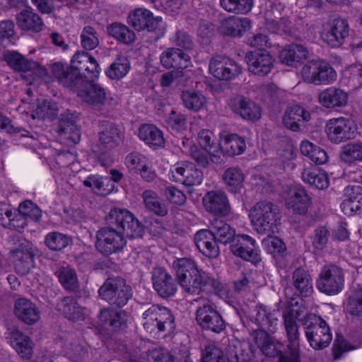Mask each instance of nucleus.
Here are the masks:
<instances>
[{"instance_id":"obj_1","label":"nucleus","mask_w":362,"mask_h":362,"mask_svg":"<svg viewBox=\"0 0 362 362\" xmlns=\"http://www.w3.org/2000/svg\"><path fill=\"white\" fill-rule=\"evenodd\" d=\"M172 267L185 293L198 295L207 284L216 288H220V283L199 269L196 262L190 258H177L173 261Z\"/></svg>"},{"instance_id":"obj_2","label":"nucleus","mask_w":362,"mask_h":362,"mask_svg":"<svg viewBox=\"0 0 362 362\" xmlns=\"http://www.w3.org/2000/svg\"><path fill=\"white\" fill-rule=\"evenodd\" d=\"M278 311L264 305L257 306L256 321L262 329L257 331L255 341L262 351L269 357L276 354V346L268 332L274 333L278 325Z\"/></svg>"},{"instance_id":"obj_3","label":"nucleus","mask_w":362,"mask_h":362,"mask_svg":"<svg viewBox=\"0 0 362 362\" xmlns=\"http://www.w3.org/2000/svg\"><path fill=\"white\" fill-rule=\"evenodd\" d=\"M249 216L255 230L269 235L278 230L281 216L276 206L267 201L256 203L250 211Z\"/></svg>"},{"instance_id":"obj_4","label":"nucleus","mask_w":362,"mask_h":362,"mask_svg":"<svg viewBox=\"0 0 362 362\" xmlns=\"http://www.w3.org/2000/svg\"><path fill=\"white\" fill-rule=\"evenodd\" d=\"M305 337L310 346L316 350L328 346L332 334L327 322L320 316L309 313L300 319Z\"/></svg>"},{"instance_id":"obj_5","label":"nucleus","mask_w":362,"mask_h":362,"mask_svg":"<svg viewBox=\"0 0 362 362\" xmlns=\"http://www.w3.org/2000/svg\"><path fill=\"white\" fill-rule=\"evenodd\" d=\"M298 312L294 309H287L283 313L284 327L286 331L287 344L284 354H281L279 362H300V332L297 324Z\"/></svg>"},{"instance_id":"obj_6","label":"nucleus","mask_w":362,"mask_h":362,"mask_svg":"<svg viewBox=\"0 0 362 362\" xmlns=\"http://www.w3.org/2000/svg\"><path fill=\"white\" fill-rule=\"evenodd\" d=\"M142 324L150 333H171L175 329V317L170 310L159 305H152L144 312Z\"/></svg>"},{"instance_id":"obj_7","label":"nucleus","mask_w":362,"mask_h":362,"mask_svg":"<svg viewBox=\"0 0 362 362\" xmlns=\"http://www.w3.org/2000/svg\"><path fill=\"white\" fill-rule=\"evenodd\" d=\"M107 223L115 226L116 229L130 238L141 237L144 233L143 226L139 220L129 211L114 208L110 210L107 218Z\"/></svg>"},{"instance_id":"obj_8","label":"nucleus","mask_w":362,"mask_h":362,"mask_svg":"<svg viewBox=\"0 0 362 362\" xmlns=\"http://www.w3.org/2000/svg\"><path fill=\"white\" fill-rule=\"evenodd\" d=\"M304 81L315 85H328L336 81L337 74L334 68L327 62L312 60L301 69Z\"/></svg>"},{"instance_id":"obj_9","label":"nucleus","mask_w":362,"mask_h":362,"mask_svg":"<svg viewBox=\"0 0 362 362\" xmlns=\"http://www.w3.org/2000/svg\"><path fill=\"white\" fill-rule=\"evenodd\" d=\"M100 297L110 304L122 307L132 296L131 287L120 277L108 278L98 290Z\"/></svg>"},{"instance_id":"obj_10","label":"nucleus","mask_w":362,"mask_h":362,"mask_svg":"<svg viewBox=\"0 0 362 362\" xmlns=\"http://www.w3.org/2000/svg\"><path fill=\"white\" fill-rule=\"evenodd\" d=\"M344 286L343 269L335 264L324 266L316 280V287L326 295L333 296L340 293Z\"/></svg>"},{"instance_id":"obj_11","label":"nucleus","mask_w":362,"mask_h":362,"mask_svg":"<svg viewBox=\"0 0 362 362\" xmlns=\"http://www.w3.org/2000/svg\"><path fill=\"white\" fill-rule=\"evenodd\" d=\"M325 128L329 141L336 144L353 139L357 135V126L349 118L330 119L327 122Z\"/></svg>"},{"instance_id":"obj_12","label":"nucleus","mask_w":362,"mask_h":362,"mask_svg":"<svg viewBox=\"0 0 362 362\" xmlns=\"http://www.w3.org/2000/svg\"><path fill=\"white\" fill-rule=\"evenodd\" d=\"M87 79L76 87L75 91L80 99L95 110H100L106 105L107 98L105 88L99 83Z\"/></svg>"},{"instance_id":"obj_13","label":"nucleus","mask_w":362,"mask_h":362,"mask_svg":"<svg viewBox=\"0 0 362 362\" xmlns=\"http://www.w3.org/2000/svg\"><path fill=\"white\" fill-rule=\"evenodd\" d=\"M124 234L120 230L110 227H105L97 232L95 247L102 254L109 255L120 251L126 245Z\"/></svg>"},{"instance_id":"obj_14","label":"nucleus","mask_w":362,"mask_h":362,"mask_svg":"<svg viewBox=\"0 0 362 362\" xmlns=\"http://www.w3.org/2000/svg\"><path fill=\"white\" fill-rule=\"evenodd\" d=\"M349 25L346 20L334 18L323 25L320 37L323 42L333 48L341 46L349 35Z\"/></svg>"},{"instance_id":"obj_15","label":"nucleus","mask_w":362,"mask_h":362,"mask_svg":"<svg viewBox=\"0 0 362 362\" xmlns=\"http://www.w3.org/2000/svg\"><path fill=\"white\" fill-rule=\"evenodd\" d=\"M35 249L32 243L23 240L11 250V260L14 269L21 275H26L34 267Z\"/></svg>"},{"instance_id":"obj_16","label":"nucleus","mask_w":362,"mask_h":362,"mask_svg":"<svg viewBox=\"0 0 362 362\" xmlns=\"http://www.w3.org/2000/svg\"><path fill=\"white\" fill-rule=\"evenodd\" d=\"M196 321L203 329L215 333H220L226 328V323L221 315L209 303H206L197 308Z\"/></svg>"},{"instance_id":"obj_17","label":"nucleus","mask_w":362,"mask_h":362,"mask_svg":"<svg viewBox=\"0 0 362 362\" xmlns=\"http://www.w3.org/2000/svg\"><path fill=\"white\" fill-rule=\"evenodd\" d=\"M210 73L219 80L229 81L240 74L241 66L234 60L223 56L214 57L209 62Z\"/></svg>"},{"instance_id":"obj_18","label":"nucleus","mask_w":362,"mask_h":362,"mask_svg":"<svg viewBox=\"0 0 362 362\" xmlns=\"http://www.w3.org/2000/svg\"><path fill=\"white\" fill-rule=\"evenodd\" d=\"M230 250L233 255L243 259L256 264L261 257L256 248V242L247 235H237L230 243Z\"/></svg>"},{"instance_id":"obj_19","label":"nucleus","mask_w":362,"mask_h":362,"mask_svg":"<svg viewBox=\"0 0 362 362\" xmlns=\"http://www.w3.org/2000/svg\"><path fill=\"white\" fill-rule=\"evenodd\" d=\"M71 66L74 71L82 74L83 81L98 78L100 73L96 59L85 51H78L73 55Z\"/></svg>"},{"instance_id":"obj_20","label":"nucleus","mask_w":362,"mask_h":362,"mask_svg":"<svg viewBox=\"0 0 362 362\" xmlns=\"http://www.w3.org/2000/svg\"><path fill=\"white\" fill-rule=\"evenodd\" d=\"M250 72L255 75L264 76L274 66V59L267 52H250L245 57Z\"/></svg>"},{"instance_id":"obj_21","label":"nucleus","mask_w":362,"mask_h":362,"mask_svg":"<svg viewBox=\"0 0 362 362\" xmlns=\"http://www.w3.org/2000/svg\"><path fill=\"white\" fill-rule=\"evenodd\" d=\"M152 281L153 288L162 298L171 297L177 291L176 281L168 272L160 267L153 269Z\"/></svg>"},{"instance_id":"obj_22","label":"nucleus","mask_w":362,"mask_h":362,"mask_svg":"<svg viewBox=\"0 0 362 362\" xmlns=\"http://www.w3.org/2000/svg\"><path fill=\"white\" fill-rule=\"evenodd\" d=\"M5 60L15 71L21 72H31L40 77L47 74L46 69L36 62L26 59L16 52H8L5 55Z\"/></svg>"},{"instance_id":"obj_23","label":"nucleus","mask_w":362,"mask_h":362,"mask_svg":"<svg viewBox=\"0 0 362 362\" xmlns=\"http://www.w3.org/2000/svg\"><path fill=\"white\" fill-rule=\"evenodd\" d=\"M50 69L53 76L65 87L75 88L83 82L82 74L74 71L71 65L54 62L50 64Z\"/></svg>"},{"instance_id":"obj_24","label":"nucleus","mask_w":362,"mask_h":362,"mask_svg":"<svg viewBox=\"0 0 362 362\" xmlns=\"http://www.w3.org/2000/svg\"><path fill=\"white\" fill-rule=\"evenodd\" d=\"M229 107L234 113L247 120L256 121L261 117V108L254 102L243 96L232 98Z\"/></svg>"},{"instance_id":"obj_25","label":"nucleus","mask_w":362,"mask_h":362,"mask_svg":"<svg viewBox=\"0 0 362 362\" xmlns=\"http://www.w3.org/2000/svg\"><path fill=\"white\" fill-rule=\"evenodd\" d=\"M342 212L347 216L360 214L362 211V187L349 185L344 189V199L340 205Z\"/></svg>"},{"instance_id":"obj_26","label":"nucleus","mask_w":362,"mask_h":362,"mask_svg":"<svg viewBox=\"0 0 362 362\" xmlns=\"http://www.w3.org/2000/svg\"><path fill=\"white\" fill-rule=\"evenodd\" d=\"M206 210L215 215L226 216L230 211L228 199L221 191L208 192L203 198Z\"/></svg>"},{"instance_id":"obj_27","label":"nucleus","mask_w":362,"mask_h":362,"mask_svg":"<svg viewBox=\"0 0 362 362\" xmlns=\"http://www.w3.org/2000/svg\"><path fill=\"white\" fill-rule=\"evenodd\" d=\"M160 64L166 69H186L191 64L190 57L178 48L166 49L160 55Z\"/></svg>"},{"instance_id":"obj_28","label":"nucleus","mask_w":362,"mask_h":362,"mask_svg":"<svg viewBox=\"0 0 362 362\" xmlns=\"http://www.w3.org/2000/svg\"><path fill=\"white\" fill-rule=\"evenodd\" d=\"M99 127V142L104 148H113L119 144L122 139V133L117 126L107 121H102Z\"/></svg>"},{"instance_id":"obj_29","label":"nucleus","mask_w":362,"mask_h":362,"mask_svg":"<svg viewBox=\"0 0 362 362\" xmlns=\"http://www.w3.org/2000/svg\"><path fill=\"white\" fill-rule=\"evenodd\" d=\"M14 314L27 325H33L40 318V312L35 304L25 298L15 301Z\"/></svg>"},{"instance_id":"obj_30","label":"nucleus","mask_w":362,"mask_h":362,"mask_svg":"<svg viewBox=\"0 0 362 362\" xmlns=\"http://www.w3.org/2000/svg\"><path fill=\"white\" fill-rule=\"evenodd\" d=\"M194 240L197 247L206 257L216 258L219 255V248L210 230L203 229L197 231Z\"/></svg>"},{"instance_id":"obj_31","label":"nucleus","mask_w":362,"mask_h":362,"mask_svg":"<svg viewBox=\"0 0 362 362\" xmlns=\"http://www.w3.org/2000/svg\"><path fill=\"white\" fill-rule=\"evenodd\" d=\"M11 346L23 359H30L33 354L34 344L30 338L18 329L11 331L8 334Z\"/></svg>"},{"instance_id":"obj_32","label":"nucleus","mask_w":362,"mask_h":362,"mask_svg":"<svg viewBox=\"0 0 362 362\" xmlns=\"http://www.w3.org/2000/svg\"><path fill=\"white\" fill-rule=\"evenodd\" d=\"M309 55L308 49L302 45L291 44L285 46L279 54L280 61L288 66H296Z\"/></svg>"},{"instance_id":"obj_33","label":"nucleus","mask_w":362,"mask_h":362,"mask_svg":"<svg viewBox=\"0 0 362 362\" xmlns=\"http://www.w3.org/2000/svg\"><path fill=\"white\" fill-rule=\"evenodd\" d=\"M318 99L322 106L333 108L344 106L347 103L348 95L342 89L329 87L319 94Z\"/></svg>"},{"instance_id":"obj_34","label":"nucleus","mask_w":362,"mask_h":362,"mask_svg":"<svg viewBox=\"0 0 362 362\" xmlns=\"http://www.w3.org/2000/svg\"><path fill=\"white\" fill-rule=\"evenodd\" d=\"M98 318L101 327L111 332L118 330L125 322L124 313L110 308L101 310Z\"/></svg>"},{"instance_id":"obj_35","label":"nucleus","mask_w":362,"mask_h":362,"mask_svg":"<svg viewBox=\"0 0 362 362\" xmlns=\"http://www.w3.org/2000/svg\"><path fill=\"white\" fill-rule=\"evenodd\" d=\"M18 26L27 31L38 33L43 28V21L32 9H23L16 16Z\"/></svg>"},{"instance_id":"obj_36","label":"nucleus","mask_w":362,"mask_h":362,"mask_svg":"<svg viewBox=\"0 0 362 362\" xmlns=\"http://www.w3.org/2000/svg\"><path fill=\"white\" fill-rule=\"evenodd\" d=\"M310 119V112L301 106L296 105L287 108L282 121L286 128L296 132L300 129V122L308 121Z\"/></svg>"},{"instance_id":"obj_37","label":"nucleus","mask_w":362,"mask_h":362,"mask_svg":"<svg viewBox=\"0 0 362 362\" xmlns=\"http://www.w3.org/2000/svg\"><path fill=\"white\" fill-rule=\"evenodd\" d=\"M138 136L151 147H163L165 144L163 132L153 124H144L141 125Z\"/></svg>"},{"instance_id":"obj_38","label":"nucleus","mask_w":362,"mask_h":362,"mask_svg":"<svg viewBox=\"0 0 362 362\" xmlns=\"http://www.w3.org/2000/svg\"><path fill=\"white\" fill-rule=\"evenodd\" d=\"M285 199L287 206L299 214H305L310 204V197L302 188L291 190L290 195Z\"/></svg>"},{"instance_id":"obj_39","label":"nucleus","mask_w":362,"mask_h":362,"mask_svg":"<svg viewBox=\"0 0 362 362\" xmlns=\"http://www.w3.org/2000/svg\"><path fill=\"white\" fill-rule=\"evenodd\" d=\"M56 308L69 320L77 321L84 318V309L80 307L71 297H65L60 300Z\"/></svg>"},{"instance_id":"obj_40","label":"nucleus","mask_w":362,"mask_h":362,"mask_svg":"<svg viewBox=\"0 0 362 362\" xmlns=\"http://www.w3.org/2000/svg\"><path fill=\"white\" fill-rule=\"evenodd\" d=\"M251 27V21L247 18H231L223 22L221 31L228 36L241 37Z\"/></svg>"},{"instance_id":"obj_41","label":"nucleus","mask_w":362,"mask_h":362,"mask_svg":"<svg viewBox=\"0 0 362 362\" xmlns=\"http://www.w3.org/2000/svg\"><path fill=\"white\" fill-rule=\"evenodd\" d=\"M183 105L189 110L199 112L206 107V98L199 90L192 89L183 90L180 95Z\"/></svg>"},{"instance_id":"obj_42","label":"nucleus","mask_w":362,"mask_h":362,"mask_svg":"<svg viewBox=\"0 0 362 362\" xmlns=\"http://www.w3.org/2000/svg\"><path fill=\"white\" fill-rule=\"evenodd\" d=\"M292 283L295 288L304 296H309L313 291L312 278L309 272L303 268H297L292 275Z\"/></svg>"},{"instance_id":"obj_43","label":"nucleus","mask_w":362,"mask_h":362,"mask_svg":"<svg viewBox=\"0 0 362 362\" xmlns=\"http://www.w3.org/2000/svg\"><path fill=\"white\" fill-rule=\"evenodd\" d=\"M198 141L202 148L211 156L213 162H218L222 151L218 144L214 142V134L208 129L199 132Z\"/></svg>"},{"instance_id":"obj_44","label":"nucleus","mask_w":362,"mask_h":362,"mask_svg":"<svg viewBox=\"0 0 362 362\" xmlns=\"http://www.w3.org/2000/svg\"><path fill=\"white\" fill-rule=\"evenodd\" d=\"M145 208L148 211L158 216H165L168 209L167 206L160 202L156 192L151 189H146L141 194Z\"/></svg>"},{"instance_id":"obj_45","label":"nucleus","mask_w":362,"mask_h":362,"mask_svg":"<svg viewBox=\"0 0 362 362\" xmlns=\"http://www.w3.org/2000/svg\"><path fill=\"white\" fill-rule=\"evenodd\" d=\"M209 230L216 241L223 244L231 243L236 236L235 230L228 223L218 218H214L211 221Z\"/></svg>"},{"instance_id":"obj_46","label":"nucleus","mask_w":362,"mask_h":362,"mask_svg":"<svg viewBox=\"0 0 362 362\" xmlns=\"http://www.w3.org/2000/svg\"><path fill=\"white\" fill-rule=\"evenodd\" d=\"M130 69V64L124 56H117L111 65L106 69L105 74L112 80H119L124 77Z\"/></svg>"},{"instance_id":"obj_47","label":"nucleus","mask_w":362,"mask_h":362,"mask_svg":"<svg viewBox=\"0 0 362 362\" xmlns=\"http://www.w3.org/2000/svg\"><path fill=\"white\" fill-rule=\"evenodd\" d=\"M173 177L177 181H190V180H198L202 176V172L195 168L193 164L182 162L172 171Z\"/></svg>"},{"instance_id":"obj_48","label":"nucleus","mask_w":362,"mask_h":362,"mask_svg":"<svg viewBox=\"0 0 362 362\" xmlns=\"http://www.w3.org/2000/svg\"><path fill=\"white\" fill-rule=\"evenodd\" d=\"M300 149L303 155L308 157L316 164L321 165L327 160L328 157L325 151L308 141H303Z\"/></svg>"},{"instance_id":"obj_49","label":"nucleus","mask_w":362,"mask_h":362,"mask_svg":"<svg viewBox=\"0 0 362 362\" xmlns=\"http://www.w3.org/2000/svg\"><path fill=\"white\" fill-rule=\"evenodd\" d=\"M107 33L117 41L128 45L135 40V34L127 26L119 23H114L107 28Z\"/></svg>"},{"instance_id":"obj_50","label":"nucleus","mask_w":362,"mask_h":362,"mask_svg":"<svg viewBox=\"0 0 362 362\" xmlns=\"http://www.w3.org/2000/svg\"><path fill=\"white\" fill-rule=\"evenodd\" d=\"M223 148L230 156L240 155L245 149L244 139L235 134H226L223 137Z\"/></svg>"},{"instance_id":"obj_51","label":"nucleus","mask_w":362,"mask_h":362,"mask_svg":"<svg viewBox=\"0 0 362 362\" xmlns=\"http://www.w3.org/2000/svg\"><path fill=\"white\" fill-rule=\"evenodd\" d=\"M59 282L66 290L74 291L78 286V278L74 269L69 266L62 267L56 272Z\"/></svg>"},{"instance_id":"obj_52","label":"nucleus","mask_w":362,"mask_h":362,"mask_svg":"<svg viewBox=\"0 0 362 362\" xmlns=\"http://www.w3.org/2000/svg\"><path fill=\"white\" fill-rule=\"evenodd\" d=\"M221 6L226 11L235 14H245L253 6L252 0H220Z\"/></svg>"},{"instance_id":"obj_53","label":"nucleus","mask_w":362,"mask_h":362,"mask_svg":"<svg viewBox=\"0 0 362 362\" xmlns=\"http://www.w3.org/2000/svg\"><path fill=\"white\" fill-rule=\"evenodd\" d=\"M151 14V12L146 8H136L129 13L127 23L136 30H145Z\"/></svg>"},{"instance_id":"obj_54","label":"nucleus","mask_w":362,"mask_h":362,"mask_svg":"<svg viewBox=\"0 0 362 362\" xmlns=\"http://www.w3.org/2000/svg\"><path fill=\"white\" fill-rule=\"evenodd\" d=\"M59 132L64 139L71 140L74 144L80 141V132L78 127L72 119L62 116L59 121Z\"/></svg>"},{"instance_id":"obj_55","label":"nucleus","mask_w":362,"mask_h":362,"mask_svg":"<svg viewBox=\"0 0 362 362\" xmlns=\"http://www.w3.org/2000/svg\"><path fill=\"white\" fill-rule=\"evenodd\" d=\"M59 132L64 139L71 140L74 144L80 141V132L78 127L72 119L62 116L59 121Z\"/></svg>"},{"instance_id":"obj_56","label":"nucleus","mask_w":362,"mask_h":362,"mask_svg":"<svg viewBox=\"0 0 362 362\" xmlns=\"http://www.w3.org/2000/svg\"><path fill=\"white\" fill-rule=\"evenodd\" d=\"M340 158L345 163L362 160V143L352 142L344 145L340 153Z\"/></svg>"},{"instance_id":"obj_57","label":"nucleus","mask_w":362,"mask_h":362,"mask_svg":"<svg viewBox=\"0 0 362 362\" xmlns=\"http://www.w3.org/2000/svg\"><path fill=\"white\" fill-rule=\"evenodd\" d=\"M71 243V239L66 235L59 232H51L47 234L45 243L51 250H62Z\"/></svg>"},{"instance_id":"obj_58","label":"nucleus","mask_w":362,"mask_h":362,"mask_svg":"<svg viewBox=\"0 0 362 362\" xmlns=\"http://www.w3.org/2000/svg\"><path fill=\"white\" fill-rule=\"evenodd\" d=\"M81 44L86 50H93L99 45L96 30L90 26H85L81 33Z\"/></svg>"},{"instance_id":"obj_59","label":"nucleus","mask_w":362,"mask_h":362,"mask_svg":"<svg viewBox=\"0 0 362 362\" xmlns=\"http://www.w3.org/2000/svg\"><path fill=\"white\" fill-rule=\"evenodd\" d=\"M64 352L69 358L74 362H82L88 356L87 349L77 342L66 344Z\"/></svg>"},{"instance_id":"obj_60","label":"nucleus","mask_w":362,"mask_h":362,"mask_svg":"<svg viewBox=\"0 0 362 362\" xmlns=\"http://www.w3.org/2000/svg\"><path fill=\"white\" fill-rule=\"evenodd\" d=\"M346 310L351 315L362 320V289L355 291L349 296Z\"/></svg>"},{"instance_id":"obj_61","label":"nucleus","mask_w":362,"mask_h":362,"mask_svg":"<svg viewBox=\"0 0 362 362\" xmlns=\"http://www.w3.org/2000/svg\"><path fill=\"white\" fill-rule=\"evenodd\" d=\"M18 211L27 220L38 221L42 216L40 209L30 200H25L21 203Z\"/></svg>"},{"instance_id":"obj_62","label":"nucleus","mask_w":362,"mask_h":362,"mask_svg":"<svg viewBox=\"0 0 362 362\" xmlns=\"http://www.w3.org/2000/svg\"><path fill=\"white\" fill-rule=\"evenodd\" d=\"M266 28L273 33L286 34L291 33L292 25L291 23L285 18H280L279 21L274 19L267 18Z\"/></svg>"},{"instance_id":"obj_63","label":"nucleus","mask_w":362,"mask_h":362,"mask_svg":"<svg viewBox=\"0 0 362 362\" xmlns=\"http://www.w3.org/2000/svg\"><path fill=\"white\" fill-rule=\"evenodd\" d=\"M147 163L146 156L138 152H132L125 158V164L130 171L140 172L146 167Z\"/></svg>"},{"instance_id":"obj_64","label":"nucleus","mask_w":362,"mask_h":362,"mask_svg":"<svg viewBox=\"0 0 362 362\" xmlns=\"http://www.w3.org/2000/svg\"><path fill=\"white\" fill-rule=\"evenodd\" d=\"M57 115V109L55 107V104H52L51 102L44 100L38 103L35 110V115H33V117L34 118L37 117L40 119H45L46 117L54 118Z\"/></svg>"}]
</instances>
